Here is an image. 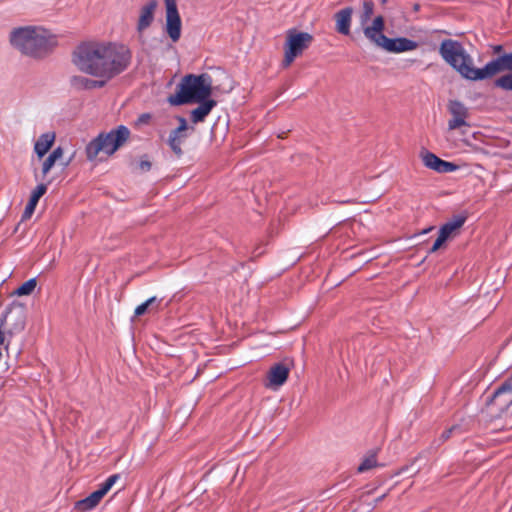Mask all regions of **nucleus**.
<instances>
[{
	"instance_id": "f704fd0d",
	"label": "nucleus",
	"mask_w": 512,
	"mask_h": 512,
	"mask_svg": "<svg viewBox=\"0 0 512 512\" xmlns=\"http://www.w3.org/2000/svg\"><path fill=\"white\" fill-rule=\"evenodd\" d=\"M49 155L57 161L58 159H60L62 157L63 149L59 146V147L55 148Z\"/></svg>"
},
{
	"instance_id": "2eb2a0df",
	"label": "nucleus",
	"mask_w": 512,
	"mask_h": 512,
	"mask_svg": "<svg viewBox=\"0 0 512 512\" xmlns=\"http://www.w3.org/2000/svg\"><path fill=\"white\" fill-rule=\"evenodd\" d=\"M157 0H150L140 10L139 19L137 22V31L142 32L146 30L154 21V12L157 8Z\"/></svg>"
},
{
	"instance_id": "b1692460",
	"label": "nucleus",
	"mask_w": 512,
	"mask_h": 512,
	"mask_svg": "<svg viewBox=\"0 0 512 512\" xmlns=\"http://www.w3.org/2000/svg\"><path fill=\"white\" fill-rule=\"evenodd\" d=\"M377 466H378V461H377V457H376V452L371 451V452H369L368 455H366L364 457V459L358 466L357 471L359 473H363V472H366V471H368L372 468H375Z\"/></svg>"
},
{
	"instance_id": "6ab92c4d",
	"label": "nucleus",
	"mask_w": 512,
	"mask_h": 512,
	"mask_svg": "<svg viewBox=\"0 0 512 512\" xmlns=\"http://www.w3.org/2000/svg\"><path fill=\"white\" fill-rule=\"evenodd\" d=\"M187 137V132H182L178 129H173L169 134L167 144L177 158L183 156L182 144Z\"/></svg>"
},
{
	"instance_id": "bb28decb",
	"label": "nucleus",
	"mask_w": 512,
	"mask_h": 512,
	"mask_svg": "<svg viewBox=\"0 0 512 512\" xmlns=\"http://www.w3.org/2000/svg\"><path fill=\"white\" fill-rule=\"evenodd\" d=\"M119 478V474H113L109 476L103 483L100 484L98 490L103 496L106 495V493L112 488V486L117 482Z\"/></svg>"
},
{
	"instance_id": "aec40b11",
	"label": "nucleus",
	"mask_w": 512,
	"mask_h": 512,
	"mask_svg": "<svg viewBox=\"0 0 512 512\" xmlns=\"http://www.w3.org/2000/svg\"><path fill=\"white\" fill-rule=\"evenodd\" d=\"M467 216L463 214L454 215L452 219L444 223L439 229V235L444 239H448L449 236L458 228H461L466 222Z\"/></svg>"
},
{
	"instance_id": "c9c22d12",
	"label": "nucleus",
	"mask_w": 512,
	"mask_h": 512,
	"mask_svg": "<svg viewBox=\"0 0 512 512\" xmlns=\"http://www.w3.org/2000/svg\"><path fill=\"white\" fill-rule=\"evenodd\" d=\"M151 166H152V164L148 160H141L139 163V167L143 171H149L151 169Z\"/></svg>"
},
{
	"instance_id": "e433bc0d",
	"label": "nucleus",
	"mask_w": 512,
	"mask_h": 512,
	"mask_svg": "<svg viewBox=\"0 0 512 512\" xmlns=\"http://www.w3.org/2000/svg\"><path fill=\"white\" fill-rule=\"evenodd\" d=\"M156 301H157V298L155 296H153V297L147 299L144 303H148V307H149L151 304H153Z\"/></svg>"
},
{
	"instance_id": "a878e982",
	"label": "nucleus",
	"mask_w": 512,
	"mask_h": 512,
	"mask_svg": "<svg viewBox=\"0 0 512 512\" xmlns=\"http://www.w3.org/2000/svg\"><path fill=\"white\" fill-rule=\"evenodd\" d=\"M494 85L504 91H512V73L500 76L494 81Z\"/></svg>"
},
{
	"instance_id": "393cba45",
	"label": "nucleus",
	"mask_w": 512,
	"mask_h": 512,
	"mask_svg": "<svg viewBox=\"0 0 512 512\" xmlns=\"http://www.w3.org/2000/svg\"><path fill=\"white\" fill-rule=\"evenodd\" d=\"M37 285L36 278H31L20 285L15 291L14 294L17 296L30 295Z\"/></svg>"
},
{
	"instance_id": "20e7f679",
	"label": "nucleus",
	"mask_w": 512,
	"mask_h": 512,
	"mask_svg": "<svg viewBox=\"0 0 512 512\" xmlns=\"http://www.w3.org/2000/svg\"><path fill=\"white\" fill-rule=\"evenodd\" d=\"M176 93L167 99L172 106L196 103L205 100L212 94V80L210 75L202 73L199 75L187 74L177 84Z\"/></svg>"
},
{
	"instance_id": "9b49d317",
	"label": "nucleus",
	"mask_w": 512,
	"mask_h": 512,
	"mask_svg": "<svg viewBox=\"0 0 512 512\" xmlns=\"http://www.w3.org/2000/svg\"><path fill=\"white\" fill-rule=\"evenodd\" d=\"M448 111L451 119L448 121V129L455 130L460 127H469L467 118L469 116L468 108L459 100H450L448 102Z\"/></svg>"
},
{
	"instance_id": "ea45409f",
	"label": "nucleus",
	"mask_w": 512,
	"mask_h": 512,
	"mask_svg": "<svg viewBox=\"0 0 512 512\" xmlns=\"http://www.w3.org/2000/svg\"><path fill=\"white\" fill-rule=\"evenodd\" d=\"M71 162V158L69 160H67L65 163H63V167H67Z\"/></svg>"
},
{
	"instance_id": "f257e3e1",
	"label": "nucleus",
	"mask_w": 512,
	"mask_h": 512,
	"mask_svg": "<svg viewBox=\"0 0 512 512\" xmlns=\"http://www.w3.org/2000/svg\"><path fill=\"white\" fill-rule=\"evenodd\" d=\"M132 60L131 50L113 42H89L76 47L72 62L82 73L111 80L124 72Z\"/></svg>"
},
{
	"instance_id": "2f4dec72",
	"label": "nucleus",
	"mask_w": 512,
	"mask_h": 512,
	"mask_svg": "<svg viewBox=\"0 0 512 512\" xmlns=\"http://www.w3.org/2000/svg\"><path fill=\"white\" fill-rule=\"evenodd\" d=\"M176 119L178 120L179 125L175 129H178L182 132H187V130H188L187 120L182 116H176Z\"/></svg>"
},
{
	"instance_id": "1a4fd4ad",
	"label": "nucleus",
	"mask_w": 512,
	"mask_h": 512,
	"mask_svg": "<svg viewBox=\"0 0 512 512\" xmlns=\"http://www.w3.org/2000/svg\"><path fill=\"white\" fill-rule=\"evenodd\" d=\"M487 405L495 412L502 413L512 405V379L505 380L487 400Z\"/></svg>"
},
{
	"instance_id": "c85d7f7f",
	"label": "nucleus",
	"mask_w": 512,
	"mask_h": 512,
	"mask_svg": "<svg viewBox=\"0 0 512 512\" xmlns=\"http://www.w3.org/2000/svg\"><path fill=\"white\" fill-rule=\"evenodd\" d=\"M56 160L53 159L50 155L43 161L42 163V175L43 177L47 175V173L51 170V168L55 165Z\"/></svg>"
},
{
	"instance_id": "72a5a7b5",
	"label": "nucleus",
	"mask_w": 512,
	"mask_h": 512,
	"mask_svg": "<svg viewBox=\"0 0 512 512\" xmlns=\"http://www.w3.org/2000/svg\"><path fill=\"white\" fill-rule=\"evenodd\" d=\"M147 308H148V303L143 302L142 304H140L136 307L134 314L136 316H141L146 312Z\"/></svg>"
},
{
	"instance_id": "4be33fe9",
	"label": "nucleus",
	"mask_w": 512,
	"mask_h": 512,
	"mask_svg": "<svg viewBox=\"0 0 512 512\" xmlns=\"http://www.w3.org/2000/svg\"><path fill=\"white\" fill-rule=\"evenodd\" d=\"M55 140V133L47 132L40 135L38 140L34 145V151L39 158L45 156V154L49 151L51 146L53 145Z\"/></svg>"
},
{
	"instance_id": "4c0bfd02",
	"label": "nucleus",
	"mask_w": 512,
	"mask_h": 512,
	"mask_svg": "<svg viewBox=\"0 0 512 512\" xmlns=\"http://www.w3.org/2000/svg\"><path fill=\"white\" fill-rule=\"evenodd\" d=\"M502 49H503V46H502V45H495V46L493 47V52H494V53H499V52H501V51H502Z\"/></svg>"
},
{
	"instance_id": "7c9ffc66",
	"label": "nucleus",
	"mask_w": 512,
	"mask_h": 512,
	"mask_svg": "<svg viewBox=\"0 0 512 512\" xmlns=\"http://www.w3.org/2000/svg\"><path fill=\"white\" fill-rule=\"evenodd\" d=\"M445 241H446V239H444L441 235L438 234L437 239L433 243L432 247L429 249V253L431 254V253L436 252Z\"/></svg>"
},
{
	"instance_id": "a211bd4d",
	"label": "nucleus",
	"mask_w": 512,
	"mask_h": 512,
	"mask_svg": "<svg viewBox=\"0 0 512 512\" xmlns=\"http://www.w3.org/2000/svg\"><path fill=\"white\" fill-rule=\"evenodd\" d=\"M47 191V184L40 183L38 184L35 189L32 191L31 196L29 198V201L24 209V212L22 214V220H26L31 217L33 214L36 205L39 201V199L46 193Z\"/></svg>"
},
{
	"instance_id": "cd10ccee",
	"label": "nucleus",
	"mask_w": 512,
	"mask_h": 512,
	"mask_svg": "<svg viewBox=\"0 0 512 512\" xmlns=\"http://www.w3.org/2000/svg\"><path fill=\"white\" fill-rule=\"evenodd\" d=\"M7 323V315H1L0 316V347L4 345L6 347L8 343V335L7 330L3 331V328L6 326Z\"/></svg>"
},
{
	"instance_id": "7ed1b4c3",
	"label": "nucleus",
	"mask_w": 512,
	"mask_h": 512,
	"mask_svg": "<svg viewBox=\"0 0 512 512\" xmlns=\"http://www.w3.org/2000/svg\"><path fill=\"white\" fill-rule=\"evenodd\" d=\"M11 45L23 55L41 59L57 46V37L42 27L25 26L15 28L10 34Z\"/></svg>"
},
{
	"instance_id": "9d476101",
	"label": "nucleus",
	"mask_w": 512,
	"mask_h": 512,
	"mask_svg": "<svg viewBox=\"0 0 512 512\" xmlns=\"http://www.w3.org/2000/svg\"><path fill=\"white\" fill-rule=\"evenodd\" d=\"M165 6V31L173 42H177L181 37L182 22L178 12L176 0H165Z\"/></svg>"
},
{
	"instance_id": "0eeeda50",
	"label": "nucleus",
	"mask_w": 512,
	"mask_h": 512,
	"mask_svg": "<svg viewBox=\"0 0 512 512\" xmlns=\"http://www.w3.org/2000/svg\"><path fill=\"white\" fill-rule=\"evenodd\" d=\"M7 315V335L8 343L6 349L11 344V340L14 336L24 331L26 326V311L24 305L16 302H12L2 313Z\"/></svg>"
},
{
	"instance_id": "423d86ee",
	"label": "nucleus",
	"mask_w": 512,
	"mask_h": 512,
	"mask_svg": "<svg viewBox=\"0 0 512 512\" xmlns=\"http://www.w3.org/2000/svg\"><path fill=\"white\" fill-rule=\"evenodd\" d=\"M385 20L382 15L373 19V26L366 29V38L375 46L390 53L412 51L418 47V42L406 37L388 38L384 35Z\"/></svg>"
},
{
	"instance_id": "473e14b6",
	"label": "nucleus",
	"mask_w": 512,
	"mask_h": 512,
	"mask_svg": "<svg viewBox=\"0 0 512 512\" xmlns=\"http://www.w3.org/2000/svg\"><path fill=\"white\" fill-rule=\"evenodd\" d=\"M456 429H457L456 426H452L451 428L444 430L440 436L441 442L448 440L451 437L453 431Z\"/></svg>"
},
{
	"instance_id": "dca6fc26",
	"label": "nucleus",
	"mask_w": 512,
	"mask_h": 512,
	"mask_svg": "<svg viewBox=\"0 0 512 512\" xmlns=\"http://www.w3.org/2000/svg\"><path fill=\"white\" fill-rule=\"evenodd\" d=\"M109 80L97 78L91 79L81 75L72 76L70 79V83L72 87L77 90H93L102 88L106 85Z\"/></svg>"
},
{
	"instance_id": "412c9836",
	"label": "nucleus",
	"mask_w": 512,
	"mask_h": 512,
	"mask_svg": "<svg viewBox=\"0 0 512 512\" xmlns=\"http://www.w3.org/2000/svg\"><path fill=\"white\" fill-rule=\"evenodd\" d=\"M374 7L375 4L372 0H365L362 2V10L359 14V23L361 27V31L363 32L364 36L366 37V29H369L373 26V21L370 25H368V22L370 21L373 13H374Z\"/></svg>"
},
{
	"instance_id": "39448f33",
	"label": "nucleus",
	"mask_w": 512,
	"mask_h": 512,
	"mask_svg": "<svg viewBox=\"0 0 512 512\" xmlns=\"http://www.w3.org/2000/svg\"><path fill=\"white\" fill-rule=\"evenodd\" d=\"M130 137V130L125 125H119L109 132H101L93 138L85 148L89 161L96 159L99 153L112 156Z\"/></svg>"
},
{
	"instance_id": "58836bf2",
	"label": "nucleus",
	"mask_w": 512,
	"mask_h": 512,
	"mask_svg": "<svg viewBox=\"0 0 512 512\" xmlns=\"http://www.w3.org/2000/svg\"><path fill=\"white\" fill-rule=\"evenodd\" d=\"M431 230H433V227H429V228H426V229H423L421 234H427L428 232H430Z\"/></svg>"
},
{
	"instance_id": "f03ea898",
	"label": "nucleus",
	"mask_w": 512,
	"mask_h": 512,
	"mask_svg": "<svg viewBox=\"0 0 512 512\" xmlns=\"http://www.w3.org/2000/svg\"><path fill=\"white\" fill-rule=\"evenodd\" d=\"M439 54L463 78L470 81L491 78L504 70L512 71V51L492 59L483 68L474 67L473 58L457 40H443L439 47Z\"/></svg>"
},
{
	"instance_id": "c756f323",
	"label": "nucleus",
	"mask_w": 512,
	"mask_h": 512,
	"mask_svg": "<svg viewBox=\"0 0 512 512\" xmlns=\"http://www.w3.org/2000/svg\"><path fill=\"white\" fill-rule=\"evenodd\" d=\"M152 119V115L150 113H142L138 116L135 121L136 126L148 125Z\"/></svg>"
},
{
	"instance_id": "ddd939ff",
	"label": "nucleus",
	"mask_w": 512,
	"mask_h": 512,
	"mask_svg": "<svg viewBox=\"0 0 512 512\" xmlns=\"http://www.w3.org/2000/svg\"><path fill=\"white\" fill-rule=\"evenodd\" d=\"M289 368L279 362L271 366L267 373V382L265 387L276 390L281 387L288 379Z\"/></svg>"
},
{
	"instance_id": "f3484780",
	"label": "nucleus",
	"mask_w": 512,
	"mask_h": 512,
	"mask_svg": "<svg viewBox=\"0 0 512 512\" xmlns=\"http://www.w3.org/2000/svg\"><path fill=\"white\" fill-rule=\"evenodd\" d=\"M196 103H199L198 107L193 109L190 113V119L194 124L203 122L217 105V102L210 97L205 98V100L196 101Z\"/></svg>"
},
{
	"instance_id": "6e6552de",
	"label": "nucleus",
	"mask_w": 512,
	"mask_h": 512,
	"mask_svg": "<svg viewBox=\"0 0 512 512\" xmlns=\"http://www.w3.org/2000/svg\"><path fill=\"white\" fill-rule=\"evenodd\" d=\"M312 40V35L307 32L289 31L283 60L284 67H288L297 56L301 55Z\"/></svg>"
},
{
	"instance_id": "f8f14e48",
	"label": "nucleus",
	"mask_w": 512,
	"mask_h": 512,
	"mask_svg": "<svg viewBox=\"0 0 512 512\" xmlns=\"http://www.w3.org/2000/svg\"><path fill=\"white\" fill-rule=\"evenodd\" d=\"M423 164L438 173H451L458 169V166L449 161L442 160L432 152L425 151L422 153Z\"/></svg>"
},
{
	"instance_id": "5701e85b",
	"label": "nucleus",
	"mask_w": 512,
	"mask_h": 512,
	"mask_svg": "<svg viewBox=\"0 0 512 512\" xmlns=\"http://www.w3.org/2000/svg\"><path fill=\"white\" fill-rule=\"evenodd\" d=\"M104 496L97 489L92 492L88 497L76 502V508L82 512H87L94 509Z\"/></svg>"
},
{
	"instance_id": "4468645a",
	"label": "nucleus",
	"mask_w": 512,
	"mask_h": 512,
	"mask_svg": "<svg viewBox=\"0 0 512 512\" xmlns=\"http://www.w3.org/2000/svg\"><path fill=\"white\" fill-rule=\"evenodd\" d=\"M353 12V8L347 6L334 14L335 29L339 34L350 35Z\"/></svg>"
},
{
	"instance_id": "a19ab883",
	"label": "nucleus",
	"mask_w": 512,
	"mask_h": 512,
	"mask_svg": "<svg viewBox=\"0 0 512 512\" xmlns=\"http://www.w3.org/2000/svg\"><path fill=\"white\" fill-rule=\"evenodd\" d=\"M413 9H414V11H418L420 9V5L419 4H415Z\"/></svg>"
},
{
	"instance_id": "79ce46f5",
	"label": "nucleus",
	"mask_w": 512,
	"mask_h": 512,
	"mask_svg": "<svg viewBox=\"0 0 512 512\" xmlns=\"http://www.w3.org/2000/svg\"><path fill=\"white\" fill-rule=\"evenodd\" d=\"M387 0H381L382 3H386Z\"/></svg>"
}]
</instances>
